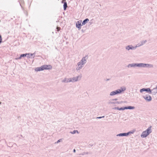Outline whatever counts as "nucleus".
Returning a JSON list of instances; mask_svg holds the SVG:
<instances>
[{"instance_id": "nucleus-8", "label": "nucleus", "mask_w": 157, "mask_h": 157, "mask_svg": "<svg viewBox=\"0 0 157 157\" xmlns=\"http://www.w3.org/2000/svg\"><path fill=\"white\" fill-rule=\"evenodd\" d=\"M88 56L86 55L83 57L82 59L79 62L84 65L87 62L86 60L88 59Z\"/></svg>"}, {"instance_id": "nucleus-5", "label": "nucleus", "mask_w": 157, "mask_h": 157, "mask_svg": "<svg viewBox=\"0 0 157 157\" xmlns=\"http://www.w3.org/2000/svg\"><path fill=\"white\" fill-rule=\"evenodd\" d=\"M133 133V132L130 131L127 133H121L117 134V136H128L130 134Z\"/></svg>"}, {"instance_id": "nucleus-35", "label": "nucleus", "mask_w": 157, "mask_h": 157, "mask_svg": "<svg viewBox=\"0 0 157 157\" xmlns=\"http://www.w3.org/2000/svg\"><path fill=\"white\" fill-rule=\"evenodd\" d=\"M73 151L75 153V152H76V150H75V149H74L73 150Z\"/></svg>"}, {"instance_id": "nucleus-36", "label": "nucleus", "mask_w": 157, "mask_h": 157, "mask_svg": "<svg viewBox=\"0 0 157 157\" xmlns=\"http://www.w3.org/2000/svg\"><path fill=\"white\" fill-rule=\"evenodd\" d=\"M109 80V79H108L107 80V81H108V80Z\"/></svg>"}, {"instance_id": "nucleus-14", "label": "nucleus", "mask_w": 157, "mask_h": 157, "mask_svg": "<svg viewBox=\"0 0 157 157\" xmlns=\"http://www.w3.org/2000/svg\"><path fill=\"white\" fill-rule=\"evenodd\" d=\"M126 87L125 86L121 87L120 89H117L119 94L121 93L122 92H124L126 90Z\"/></svg>"}, {"instance_id": "nucleus-34", "label": "nucleus", "mask_w": 157, "mask_h": 157, "mask_svg": "<svg viewBox=\"0 0 157 157\" xmlns=\"http://www.w3.org/2000/svg\"><path fill=\"white\" fill-rule=\"evenodd\" d=\"M20 0V6H21V7L23 9V7H22V6L21 5V3H22V0Z\"/></svg>"}, {"instance_id": "nucleus-27", "label": "nucleus", "mask_w": 157, "mask_h": 157, "mask_svg": "<svg viewBox=\"0 0 157 157\" xmlns=\"http://www.w3.org/2000/svg\"><path fill=\"white\" fill-rule=\"evenodd\" d=\"M152 90V91H153V93H154L155 94L157 93V90Z\"/></svg>"}, {"instance_id": "nucleus-31", "label": "nucleus", "mask_w": 157, "mask_h": 157, "mask_svg": "<svg viewBox=\"0 0 157 157\" xmlns=\"http://www.w3.org/2000/svg\"><path fill=\"white\" fill-rule=\"evenodd\" d=\"M157 90V85L156 86V87L155 88H154L152 89V90Z\"/></svg>"}, {"instance_id": "nucleus-11", "label": "nucleus", "mask_w": 157, "mask_h": 157, "mask_svg": "<svg viewBox=\"0 0 157 157\" xmlns=\"http://www.w3.org/2000/svg\"><path fill=\"white\" fill-rule=\"evenodd\" d=\"M138 63H133L128 64L127 67L128 68H129L131 67H138Z\"/></svg>"}, {"instance_id": "nucleus-13", "label": "nucleus", "mask_w": 157, "mask_h": 157, "mask_svg": "<svg viewBox=\"0 0 157 157\" xmlns=\"http://www.w3.org/2000/svg\"><path fill=\"white\" fill-rule=\"evenodd\" d=\"M118 94H120L119 93L118 90H116L112 91L111 92H110V95L111 96H113Z\"/></svg>"}, {"instance_id": "nucleus-15", "label": "nucleus", "mask_w": 157, "mask_h": 157, "mask_svg": "<svg viewBox=\"0 0 157 157\" xmlns=\"http://www.w3.org/2000/svg\"><path fill=\"white\" fill-rule=\"evenodd\" d=\"M76 27L79 30H80L81 29V26L82 25V24H81V22H79V21H78L76 23Z\"/></svg>"}, {"instance_id": "nucleus-28", "label": "nucleus", "mask_w": 157, "mask_h": 157, "mask_svg": "<svg viewBox=\"0 0 157 157\" xmlns=\"http://www.w3.org/2000/svg\"><path fill=\"white\" fill-rule=\"evenodd\" d=\"M104 117H105V116H103L102 117H97V118L101 119L102 118H104Z\"/></svg>"}, {"instance_id": "nucleus-17", "label": "nucleus", "mask_w": 157, "mask_h": 157, "mask_svg": "<svg viewBox=\"0 0 157 157\" xmlns=\"http://www.w3.org/2000/svg\"><path fill=\"white\" fill-rule=\"evenodd\" d=\"M113 109H117L119 110H124L126 109V107H121L120 108H119L118 107H114L113 108Z\"/></svg>"}, {"instance_id": "nucleus-29", "label": "nucleus", "mask_w": 157, "mask_h": 157, "mask_svg": "<svg viewBox=\"0 0 157 157\" xmlns=\"http://www.w3.org/2000/svg\"><path fill=\"white\" fill-rule=\"evenodd\" d=\"M34 54V53L33 54H30V57H32V58H34V56H33V57H32V56H33V55Z\"/></svg>"}, {"instance_id": "nucleus-32", "label": "nucleus", "mask_w": 157, "mask_h": 157, "mask_svg": "<svg viewBox=\"0 0 157 157\" xmlns=\"http://www.w3.org/2000/svg\"><path fill=\"white\" fill-rule=\"evenodd\" d=\"M56 29H57V31H58L60 30V27H57Z\"/></svg>"}, {"instance_id": "nucleus-2", "label": "nucleus", "mask_w": 157, "mask_h": 157, "mask_svg": "<svg viewBox=\"0 0 157 157\" xmlns=\"http://www.w3.org/2000/svg\"><path fill=\"white\" fill-rule=\"evenodd\" d=\"M151 126H150L145 131L143 132L142 134L141 135V137L142 138L146 137L148 135H149L152 132L151 130Z\"/></svg>"}, {"instance_id": "nucleus-3", "label": "nucleus", "mask_w": 157, "mask_h": 157, "mask_svg": "<svg viewBox=\"0 0 157 157\" xmlns=\"http://www.w3.org/2000/svg\"><path fill=\"white\" fill-rule=\"evenodd\" d=\"M138 67H150L152 68L153 67L152 64L148 63H138Z\"/></svg>"}, {"instance_id": "nucleus-10", "label": "nucleus", "mask_w": 157, "mask_h": 157, "mask_svg": "<svg viewBox=\"0 0 157 157\" xmlns=\"http://www.w3.org/2000/svg\"><path fill=\"white\" fill-rule=\"evenodd\" d=\"M125 49L128 51L130 50H135L136 49V47H134L132 45H129L125 47Z\"/></svg>"}, {"instance_id": "nucleus-20", "label": "nucleus", "mask_w": 157, "mask_h": 157, "mask_svg": "<svg viewBox=\"0 0 157 157\" xmlns=\"http://www.w3.org/2000/svg\"><path fill=\"white\" fill-rule=\"evenodd\" d=\"M126 109H135L134 106H128V107H125Z\"/></svg>"}, {"instance_id": "nucleus-25", "label": "nucleus", "mask_w": 157, "mask_h": 157, "mask_svg": "<svg viewBox=\"0 0 157 157\" xmlns=\"http://www.w3.org/2000/svg\"><path fill=\"white\" fill-rule=\"evenodd\" d=\"M117 98H115V99H112L110 102H112V101H117Z\"/></svg>"}, {"instance_id": "nucleus-24", "label": "nucleus", "mask_w": 157, "mask_h": 157, "mask_svg": "<svg viewBox=\"0 0 157 157\" xmlns=\"http://www.w3.org/2000/svg\"><path fill=\"white\" fill-rule=\"evenodd\" d=\"M141 46V44L138 43L135 46H134V47H136V49L137 47H140Z\"/></svg>"}, {"instance_id": "nucleus-21", "label": "nucleus", "mask_w": 157, "mask_h": 157, "mask_svg": "<svg viewBox=\"0 0 157 157\" xmlns=\"http://www.w3.org/2000/svg\"><path fill=\"white\" fill-rule=\"evenodd\" d=\"M63 6L64 10H66L67 7V4L66 2H64Z\"/></svg>"}, {"instance_id": "nucleus-26", "label": "nucleus", "mask_w": 157, "mask_h": 157, "mask_svg": "<svg viewBox=\"0 0 157 157\" xmlns=\"http://www.w3.org/2000/svg\"><path fill=\"white\" fill-rule=\"evenodd\" d=\"M89 154V153L88 152H84L82 154V155H87V154Z\"/></svg>"}, {"instance_id": "nucleus-16", "label": "nucleus", "mask_w": 157, "mask_h": 157, "mask_svg": "<svg viewBox=\"0 0 157 157\" xmlns=\"http://www.w3.org/2000/svg\"><path fill=\"white\" fill-rule=\"evenodd\" d=\"M62 82H71V78H65L62 81Z\"/></svg>"}, {"instance_id": "nucleus-18", "label": "nucleus", "mask_w": 157, "mask_h": 157, "mask_svg": "<svg viewBox=\"0 0 157 157\" xmlns=\"http://www.w3.org/2000/svg\"><path fill=\"white\" fill-rule=\"evenodd\" d=\"M89 21V19L88 18H86L82 22V25H84L87 23Z\"/></svg>"}, {"instance_id": "nucleus-7", "label": "nucleus", "mask_w": 157, "mask_h": 157, "mask_svg": "<svg viewBox=\"0 0 157 157\" xmlns=\"http://www.w3.org/2000/svg\"><path fill=\"white\" fill-rule=\"evenodd\" d=\"M84 64L81 63L80 62H78L77 64L78 67L76 68V70L78 71L81 69L83 67Z\"/></svg>"}, {"instance_id": "nucleus-4", "label": "nucleus", "mask_w": 157, "mask_h": 157, "mask_svg": "<svg viewBox=\"0 0 157 157\" xmlns=\"http://www.w3.org/2000/svg\"><path fill=\"white\" fill-rule=\"evenodd\" d=\"M140 91L141 93H142L144 91H146L150 94H151L152 93V90L149 88H143L140 90Z\"/></svg>"}, {"instance_id": "nucleus-9", "label": "nucleus", "mask_w": 157, "mask_h": 157, "mask_svg": "<svg viewBox=\"0 0 157 157\" xmlns=\"http://www.w3.org/2000/svg\"><path fill=\"white\" fill-rule=\"evenodd\" d=\"M143 98L147 101H150L152 100V98L151 96L148 95H146L143 96Z\"/></svg>"}, {"instance_id": "nucleus-19", "label": "nucleus", "mask_w": 157, "mask_h": 157, "mask_svg": "<svg viewBox=\"0 0 157 157\" xmlns=\"http://www.w3.org/2000/svg\"><path fill=\"white\" fill-rule=\"evenodd\" d=\"M123 103V101H117V102H115L114 101H112V102H110V103L111 104H115V103H117L118 104H121L122 103Z\"/></svg>"}, {"instance_id": "nucleus-23", "label": "nucleus", "mask_w": 157, "mask_h": 157, "mask_svg": "<svg viewBox=\"0 0 157 157\" xmlns=\"http://www.w3.org/2000/svg\"><path fill=\"white\" fill-rule=\"evenodd\" d=\"M76 132H77L78 133V132L77 130H74L73 132H71L70 133L72 134H74L76 133Z\"/></svg>"}, {"instance_id": "nucleus-22", "label": "nucleus", "mask_w": 157, "mask_h": 157, "mask_svg": "<svg viewBox=\"0 0 157 157\" xmlns=\"http://www.w3.org/2000/svg\"><path fill=\"white\" fill-rule=\"evenodd\" d=\"M147 42V41L146 40H144L140 42L141 43V45H144V44H145L146 42Z\"/></svg>"}, {"instance_id": "nucleus-30", "label": "nucleus", "mask_w": 157, "mask_h": 157, "mask_svg": "<svg viewBox=\"0 0 157 157\" xmlns=\"http://www.w3.org/2000/svg\"><path fill=\"white\" fill-rule=\"evenodd\" d=\"M2 42V38L1 35H0V43Z\"/></svg>"}, {"instance_id": "nucleus-33", "label": "nucleus", "mask_w": 157, "mask_h": 157, "mask_svg": "<svg viewBox=\"0 0 157 157\" xmlns=\"http://www.w3.org/2000/svg\"><path fill=\"white\" fill-rule=\"evenodd\" d=\"M61 139H59V140H58L57 141V142L56 143H59V142H60L61 141Z\"/></svg>"}, {"instance_id": "nucleus-12", "label": "nucleus", "mask_w": 157, "mask_h": 157, "mask_svg": "<svg viewBox=\"0 0 157 157\" xmlns=\"http://www.w3.org/2000/svg\"><path fill=\"white\" fill-rule=\"evenodd\" d=\"M26 57L28 58H32V57H30L29 53H25L20 55V58L22 57Z\"/></svg>"}, {"instance_id": "nucleus-6", "label": "nucleus", "mask_w": 157, "mask_h": 157, "mask_svg": "<svg viewBox=\"0 0 157 157\" xmlns=\"http://www.w3.org/2000/svg\"><path fill=\"white\" fill-rule=\"evenodd\" d=\"M81 78V76L78 75L76 77H74L71 78V82H74L78 81V80H80Z\"/></svg>"}, {"instance_id": "nucleus-1", "label": "nucleus", "mask_w": 157, "mask_h": 157, "mask_svg": "<svg viewBox=\"0 0 157 157\" xmlns=\"http://www.w3.org/2000/svg\"><path fill=\"white\" fill-rule=\"evenodd\" d=\"M52 68V67L50 65H44L40 67H36L35 69V71H40L44 70H48Z\"/></svg>"}, {"instance_id": "nucleus-37", "label": "nucleus", "mask_w": 157, "mask_h": 157, "mask_svg": "<svg viewBox=\"0 0 157 157\" xmlns=\"http://www.w3.org/2000/svg\"><path fill=\"white\" fill-rule=\"evenodd\" d=\"M81 157V156H79V157Z\"/></svg>"}]
</instances>
